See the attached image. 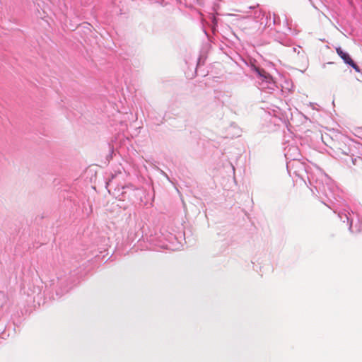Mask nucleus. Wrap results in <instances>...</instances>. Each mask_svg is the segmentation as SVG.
I'll list each match as a JSON object with an SVG mask.
<instances>
[{
  "label": "nucleus",
  "mask_w": 362,
  "mask_h": 362,
  "mask_svg": "<svg viewBox=\"0 0 362 362\" xmlns=\"http://www.w3.org/2000/svg\"><path fill=\"white\" fill-rule=\"evenodd\" d=\"M332 149L336 156L338 157H341L342 156H349L351 153L350 148L343 141L342 143L339 142L337 144H334Z\"/></svg>",
  "instance_id": "2"
},
{
  "label": "nucleus",
  "mask_w": 362,
  "mask_h": 362,
  "mask_svg": "<svg viewBox=\"0 0 362 362\" xmlns=\"http://www.w3.org/2000/svg\"><path fill=\"white\" fill-rule=\"evenodd\" d=\"M254 69L260 77L266 79L268 78L269 74L267 73L264 69L257 67H254Z\"/></svg>",
  "instance_id": "3"
},
{
  "label": "nucleus",
  "mask_w": 362,
  "mask_h": 362,
  "mask_svg": "<svg viewBox=\"0 0 362 362\" xmlns=\"http://www.w3.org/2000/svg\"><path fill=\"white\" fill-rule=\"evenodd\" d=\"M336 51L346 64L350 65L356 72H360L358 66L352 60L349 54L344 52L340 47L337 48Z\"/></svg>",
  "instance_id": "1"
}]
</instances>
